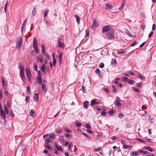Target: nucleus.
<instances>
[{"label":"nucleus","mask_w":156,"mask_h":156,"mask_svg":"<svg viewBox=\"0 0 156 156\" xmlns=\"http://www.w3.org/2000/svg\"><path fill=\"white\" fill-rule=\"evenodd\" d=\"M114 29H111V30L106 34V37L110 39L114 38Z\"/></svg>","instance_id":"f257e3e1"},{"label":"nucleus","mask_w":156,"mask_h":156,"mask_svg":"<svg viewBox=\"0 0 156 156\" xmlns=\"http://www.w3.org/2000/svg\"><path fill=\"white\" fill-rule=\"evenodd\" d=\"M22 41V37H20L18 38L17 40L16 41V48L19 49L22 45L21 44Z\"/></svg>","instance_id":"f03ea898"},{"label":"nucleus","mask_w":156,"mask_h":156,"mask_svg":"<svg viewBox=\"0 0 156 156\" xmlns=\"http://www.w3.org/2000/svg\"><path fill=\"white\" fill-rule=\"evenodd\" d=\"M0 115L1 118L5 120L6 119L5 112L2 110V105L0 104Z\"/></svg>","instance_id":"7ed1b4c3"},{"label":"nucleus","mask_w":156,"mask_h":156,"mask_svg":"<svg viewBox=\"0 0 156 156\" xmlns=\"http://www.w3.org/2000/svg\"><path fill=\"white\" fill-rule=\"evenodd\" d=\"M92 22L93 24L92 26V28L93 30H95L97 27L98 24L97 22V20L96 19L93 20Z\"/></svg>","instance_id":"20e7f679"},{"label":"nucleus","mask_w":156,"mask_h":156,"mask_svg":"<svg viewBox=\"0 0 156 156\" xmlns=\"http://www.w3.org/2000/svg\"><path fill=\"white\" fill-rule=\"evenodd\" d=\"M110 27L109 26H104L102 29V33H105L111 30Z\"/></svg>","instance_id":"39448f33"},{"label":"nucleus","mask_w":156,"mask_h":156,"mask_svg":"<svg viewBox=\"0 0 156 156\" xmlns=\"http://www.w3.org/2000/svg\"><path fill=\"white\" fill-rule=\"evenodd\" d=\"M55 146L58 151H61L62 152H63V150L61 146H58L57 144L55 143Z\"/></svg>","instance_id":"423d86ee"},{"label":"nucleus","mask_w":156,"mask_h":156,"mask_svg":"<svg viewBox=\"0 0 156 156\" xmlns=\"http://www.w3.org/2000/svg\"><path fill=\"white\" fill-rule=\"evenodd\" d=\"M41 71L45 74H46V65L45 64H42V66L40 68Z\"/></svg>","instance_id":"0eeeda50"},{"label":"nucleus","mask_w":156,"mask_h":156,"mask_svg":"<svg viewBox=\"0 0 156 156\" xmlns=\"http://www.w3.org/2000/svg\"><path fill=\"white\" fill-rule=\"evenodd\" d=\"M61 39H60L59 41H58V47L63 48L64 46L63 43H61Z\"/></svg>","instance_id":"6e6552de"},{"label":"nucleus","mask_w":156,"mask_h":156,"mask_svg":"<svg viewBox=\"0 0 156 156\" xmlns=\"http://www.w3.org/2000/svg\"><path fill=\"white\" fill-rule=\"evenodd\" d=\"M2 86H3V87L4 90H5V89H6V87H7V86L6 85H5L4 79L3 77L2 78Z\"/></svg>","instance_id":"1a4fd4ad"},{"label":"nucleus","mask_w":156,"mask_h":156,"mask_svg":"<svg viewBox=\"0 0 156 156\" xmlns=\"http://www.w3.org/2000/svg\"><path fill=\"white\" fill-rule=\"evenodd\" d=\"M125 33L127 34L130 37L134 38L136 36L135 35H134V36H133L132 34H131V33H130V32L127 29H126V30L125 31Z\"/></svg>","instance_id":"9d476101"},{"label":"nucleus","mask_w":156,"mask_h":156,"mask_svg":"<svg viewBox=\"0 0 156 156\" xmlns=\"http://www.w3.org/2000/svg\"><path fill=\"white\" fill-rule=\"evenodd\" d=\"M99 103L96 101L95 100L93 99L91 101V103L90 104V105H94L96 104L99 105Z\"/></svg>","instance_id":"9b49d317"},{"label":"nucleus","mask_w":156,"mask_h":156,"mask_svg":"<svg viewBox=\"0 0 156 156\" xmlns=\"http://www.w3.org/2000/svg\"><path fill=\"white\" fill-rule=\"evenodd\" d=\"M20 74L22 80L24 82L25 80V77L24 74V72H20Z\"/></svg>","instance_id":"f8f14e48"},{"label":"nucleus","mask_w":156,"mask_h":156,"mask_svg":"<svg viewBox=\"0 0 156 156\" xmlns=\"http://www.w3.org/2000/svg\"><path fill=\"white\" fill-rule=\"evenodd\" d=\"M39 98V96L38 93H36L34 94V100L35 101H37Z\"/></svg>","instance_id":"ddd939ff"},{"label":"nucleus","mask_w":156,"mask_h":156,"mask_svg":"<svg viewBox=\"0 0 156 156\" xmlns=\"http://www.w3.org/2000/svg\"><path fill=\"white\" fill-rule=\"evenodd\" d=\"M83 107L86 108L87 109L89 106V102L86 101L83 102Z\"/></svg>","instance_id":"4468645a"},{"label":"nucleus","mask_w":156,"mask_h":156,"mask_svg":"<svg viewBox=\"0 0 156 156\" xmlns=\"http://www.w3.org/2000/svg\"><path fill=\"white\" fill-rule=\"evenodd\" d=\"M37 42L35 38H34L33 40V47H37Z\"/></svg>","instance_id":"2eb2a0df"},{"label":"nucleus","mask_w":156,"mask_h":156,"mask_svg":"<svg viewBox=\"0 0 156 156\" xmlns=\"http://www.w3.org/2000/svg\"><path fill=\"white\" fill-rule=\"evenodd\" d=\"M62 53H61L58 56V60L59 64L61 63L62 62Z\"/></svg>","instance_id":"dca6fc26"},{"label":"nucleus","mask_w":156,"mask_h":156,"mask_svg":"<svg viewBox=\"0 0 156 156\" xmlns=\"http://www.w3.org/2000/svg\"><path fill=\"white\" fill-rule=\"evenodd\" d=\"M47 85H44V84H41L42 88V90L45 92H46L47 91L46 86Z\"/></svg>","instance_id":"f3484780"},{"label":"nucleus","mask_w":156,"mask_h":156,"mask_svg":"<svg viewBox=\"0 0 156 156\" xmlns=\"http://www.w3.org/2000/svg\"><path fill=\"white\" fill-rule=\"evenodd\" d=\"M125 0H123L122 3L121 4L120 6L119 7V10H121L123 9V8L124 6V5H125Z\"/></svg>","instance_id":"a211bd4d"},{"label":"nucleus","mask_w":156,"mask_h":156,"mask_svg":"<svg viewBox=\"0 0 156 156\" xmlns=\"http://www.w3.org/2000/svg\"><path fill=\"white\" fill-rule=\"evenodd\" d=\"M106 9H111L113 8L112 5H110L108 4H106L105 5Z\"/></svg>","instance_id":"6ab92c4d"},{"label":"nucleus","mask_w":156,"mask_h":156,"mask_svg":"<svg viewBox=\"0 0 156 156\" xmlns=\"http://www.w3.org/2000/svg\"><path fill=\"white\" fill-rule=\"evenodd\" d=\"M26 72L27 74V76L31 75V73H30V70L27 68H26Z\"/></svg>","instance_id":"aec40b11"},{"label":"nucleus","mask_w":156,"mask_h":156,"mask_svg":"<svg viewBox=\"0 0 156 156\" xmlns=\"http://www.w3.org/2000/svg\"><path fill=\"white\" fill-rule=\"evenodd\" d=\"M76 18V22L78 24H80V17L76 15L74 16Z\"/></svg>","instance_id":"412c9836"},{"label":"nucleus","mask_w":156,"mask_h":156,"mask_svg":"<svg viewBox=\"0 0 156 156\" xmlns=\"http://www.w3.org/2000/svg\"><path fill=\"white\" fill-rule=\"evenodd\" d=\"M145 148V149L148 150L150 152H152L154 151V150L153 149L151 148L149 146L146 147Z\"/></svg>","instance_id":"4be33fe9"},{"label":"nucleus","mask_w":156,"mask_h":156,"mask_svg":"<svg viewBox=\"0 0 156 156\" xmlns=\"http://www.w3.org/2000/svg\"><path fill=\"white\" fill-rule=\"evenodd\" d=\"M52 58L53 64L54 66H55L56 64V60L55 58V56L54 53L52 54Z\"/></svg>","instance_id":"5701e85b"},{"label":"nucleus","mask_w":156,"mask_h":156,"mask_svg":"<svg viewBox=\"0 0 156 156\" xmlns=\"http://www.w3.org/2000/svg\"><path fill=\"white\" fill-rule=\"evenodd\" d=\"M36 6H34L32 11V14L34 16L36 12Z\"/></svg>","instance_id":"b1692460"},{"label":"nucleus","mask_w":156,"mask_h":156,"mask_svg":"<svg viewBox=\"0 0 156 156\" xmlns=\"http://www.w3.org/2000/svg\"><path fill=\"white\" fill-rule=\"evenodd\" d=\"M41 49H42V53L43 54H46V51H45V47L44 45H41Z\"/></svg>","instance_id":"393cba45"},{"label":"nucleus","mask_w":156,"mask_h":156,"mask_svg":"<svg viewBox=\"0 0 156 156\" xmlns=\"http://www.w3.org/2000/svg\"><path fill=\"white\" fill-rule=\"evenodd\" d=\"M45 144L48 145L49 144V143L51 142V140L49 138H48L45 140Z\"/></svg>","instance_id":"a878e982"},{"label":"nucleus","mask_w":156,"mask_h":156,"mask_svg":"<svg viewBox=\"0 0 156 156\" xmlns=\"http://www.w3.org/2000/svg\"><path fill=\"white\" fill-rule=\"evenodd\" d=\"M44 146L45 147V148H47V149L51 151L52 149V147L51 146H50L49 145H47L46 144H44Z\"/></svg>","instance_id":"bb28decb"},{"label":"nucleus","mask_w":156,"mask_h":156,"mask_svg":"<svg viewBox=\"0 0 156 156\" xmlns=\"http://www.w3.org/2000/svg\"><path fill=\"white\" fill-rule=\"evenodd\" d=\"M130 155L132 156H137L138 155L137 152L134 151L131 152L130 153Z\"/></svg>","instance_id":"cd10ccee"},{"label":"nucleus","mask_w":156,"mask_h":156,"mask_svg":"<svg viewBox=\"0 0 156 156\" xmlns=\"http://www.w3.org/2000/svg\"><path fill=\"white\" fill-rule=\"evenodd\" d=\"M132 147V146H129L128 145H123L122 147V148L125 149H127L129 148H130Z\"/></svg>","instance_id":"c85d7f7f"},{"label":"nucleus","mask_w":156,"mask_h":156,"mask_svg":"<svg viewBox=\"0 0 156 156\" xmlns=\"http://www.w3.org/2000/svg\"><path fill=\"white\" fill-rule=\"evenodd\" d=\"M4 108L5 109V112L6 113V115H8L9 114V111L8 109L7 108V107L6 105H5L4 106Z\"/></svg>","instance_id":"c756f323"},{"label":"nucleus","mask_w":156,"mask_h":156,"mask_svg":"<svg viewBox=\"0 0 156 156\" xmlns=\"http://www.w3.org/2000/svg\"><path fill=\"white\" fill-rule=\"evenodd\" d=\"M138 152L140 153H142L144 154H147L149 153V152L147 151H144L141 150L139 151Z\"/></svg>","instance_id":"7c9ffc66"},{"label":"nucleus","mask_w":156,"mask_h":156,"mask_svg":"<svg viewBox=\"0 0 156 156\" xmlns=\"http://www.w3.org/2000/svg\"><path fill=\"white\" fill-rule=\"evenodd\" d=\"M117 62L116 59L115 58H112L111 61V64L112 65H116Z\"/></svg>","instance_id":"2f4dec72"},{"label":"nucleus","mask_w":156,"mask_h":156,"mask_svg":"<svg viewBox=\"0 0 156 156\" xmlns=\"http://www.w3.org/2000/svg\"><path fill=\"white\" fill-rule=\"evenodd\" d=\"M76 125L78 127L80 128L81 127V123L79 122H76Z\"/></svg>","instance_id":"473e14b6"},{"label":"nucleus","mask_w":156,"mask_h":156,"mask_svg":"<svg viewBox=\"0 0 156 156\" xmlns=\"http://www.w3.org/2000/svg\"><path fill=\"white\" fill-rule=\"evenodd\" d=\"M95 72L96 74H98L99 75H101L100 71L98 69H96L95 71Z\"/></svg>","instance_id":"72a5a7b5"},{"label":"nucleus","mask_w":156,"mask_h":156,"mask_svg":"<svg viewBox=\"0 0 156 156\" xmlns=\"http://www.w3.org/2000/svg\"><path fill=\"white\" fill-rule=\"evenodd\" d=\"M127 82L129 84H133L134 83L135 81L133 80L129 79Z\"/></svg>","instance_id":"f704fd0d"},{"label":"nucleus","mask_w":156,"mask_h":156,"mask_svg":"<svg viewBox=\"0 0 156 156\" xmlns=\"http://www.w3.org/2000/svg\"><path fill=\"white\" fill-rule=\"evenodd\" d=\"M114 111L113 109L110 110L108 112V113L110 115H112L114 113Z\"/></svg>","instance_id":"c9c22d12"},{"label":"nucleus","mask_w":156,"mask_h":156,"mask_svg":"<svg viewBox=\"0 0 156 156\" xmlns=\"http://www.w3.org/2000/svg\"><path fill=\"white\" fill-rule=\"evenodd\" d=\"M48 12H49V10H45V12H44V18H46V16H47Z\"/></svg>","instance_id":"e433bc0d"},{"label":"nucleus","mask_w":156,"mask_h":156,"mask_svg":"<svg viewBox=\"0 0 156 156\" xmlns=\"http://www.w3.org/2000/svg\"><path fill=\"white\" fill-rule=\"evenodd\" d=\"M126 53V52L124 51H118L117 53V54L118 55L124 54Z\"/></svg>","instance_id":"4c0bfd02"},{"label":"nucleus","mask_w":156,"mask_h":156,"mask_svg":"<svg viewBox=\"0 0 156 156\" xmlns=\"http://www.w3.org/2000/svg\"><path fill=\"white\" fill-rule=\"evenodd\" d=\"M26 23H23V25H22V28H21V32H22L24 30H25V27L26 26Z\"/></svg>","instance_id":"58836bf2"},{"label":"nucleus","mask_w":156,"mask_h":156,"mask_svg":"<svg viewBox=\"0 0 156 156\" xmlns=\"http://www.w3.org/2000/svg\"><path fill=\"white\" fill-rule=\"evenodd\" d=\"M86 35L85 37H88L89 35V31L88 30H85Z\"/></svg>","instance_id":"ea45409f"},{"label":"nucleus","mask_w":156,"mask_h":156,"mask_svg":"<svg viewBox=\"0 0 156 156\" xmlns=\"http://www.w3.org/2000/svg\"><path fill=\"white\" fill-rule=\"evenodd\" d=\"M34 70L36 72H37V65L36 63H34Z\"/></svg>","instance_id":"a19ab883"},{"label":"nucleus","mask_w":156,"mask_h":156,"mask_svg":"<svg viewBox=\"0 0 156 156\" xmlns=\"http://www.w3.org/2000/svg\"><path fill=\"white\" fill-rule=\"evenodd\" d=\"M68 148H69V150L72 151L71 148L73 147V144L72 143H70V144H68Z\"/></svg>","instance_id":"79ce46f5"},{"label":"nucleus","mask_w":156,"mask_h":156,"mask_svg":"<svg viewBox=\"0 0 156 156\" xmlns=\"http://www.w3.org/2000/svg\"><path fill=\"white\" fill-rule=\"evenodd\" d=\"M20 72H24V69L23 68V67L22 66H20Z\"/></svg>","instance_id":"37998d69"},{"label":"nucleus","mask_w":156,"mask_h":156,"mask_svg":"<svg viewBox=\"0 0 156 156\" xmlns=\"http://www.w3.org/2000/svg\"><path fill=\"white\" fill-rule=\"evenodd\" d=\"M30 87H27V93L29 94H31V92L30 91Z\"/></svg>","instance_id":"c03bdc74"},{"label":"nucleus","mask_w":156,"mask_h":156,"mask_svg":"<svg viewBox=\"0 0 156 156\" xmlns=\"http://www.w3.org/2000/svg\"><path fill=\"white\" fill-rule=\"evenodd\" d=\"M34 49L35 52L36 53H39V50L38 49V48H37V47L34 48Z\"/></svg>","instance_id":"a18cd8bd"},{"label":"nucleus","mask_w":156,"mask_h":156,"mask_svg":"<svg viewBox=\"0 0 156 156\" xmlns=\"http://www.w3.org/2000/svg\"><path fill=\"white\" fill-rule=\"evenodd\" d=\"M34 113V112L32 110H31L30 112V115L31 116H33L34 117V116L33 115V114Z\"/></svg>","instance_id":"49530a36"},{"label":"nucleus","mask_w":156,"mask_h":156,"mask_svg":"<svg viewBox=\"0 0 156 156\" xmlns=\"http://www.w3.org/2000/svg\"><path fill=\"white\" fill-rule=\"evenodd\" d=\"M115 86H115V85H113L112 86V90L113 92L116 93L117 92V90L115 87Z\"/></svg>","instance_id":"de8ad7c7"},{"label":"nucleus","mask_w":156,"mask_h":156,"mask_svg":"<svg viewBox=\"0 0 156 156\" xmlns=\"http://www.w3.org/2000/svg\"><path fill=\"white\" fill-rule=\"evenodd\" d=\"M126 126L127 128H129L131 127V125L130 122H128L126 124Z\"/></svg>","instance_id":"09e8293b"},{"label":"nucleus","mask_w":156,"mask_h":156,"mask_svg":"<svg viewBox=\"0 0 156 156\" xmlns=\"http://www.w3.org/2000/svg\"><path fill=\"white\" fill-rule=\"evenodd\" d=\"M122 79L124 81H125L126 82H127V81L129 79H128L127 77H122Z\"/></svg>","instance_id":"8fccbe9b"},{"label":"nucleus","mask_w":156,"mask_h":156,"mask_svg":"<svg viewBox=\"0 0 156 156\" xmlns=\"http://www.w3.org/2000/svg\"><path fill=\"white\" fill-rule=\"evenodd\" d=\"M132 89L133 90H134V91L135 92H139V91L137 88H136L134 87H132Z\"/></svg>","instance_id":"3c124183"},{"label":"nucleus","mask_w":156,"mask_h":156,"mask_svg":"<svg viewBox=\"0 0 156 156\" xmlns=\"http://www.w3.org/2000/svg\"><path fill=\"white\" fill-rule=\"evenodd\" d=\"M116 101V104L118 106H120L121 105V104L119 102V101H116V100H115Z\"/></svg>","instance_id":"603ef678"},{"label":"nucleus","mask_w":156,"mask_h":156,"mask_svg":"<svg viewBox=\"0 0 156 156\" xmlns=\"http://www.w3.org/2000/svg\"><path fill=\"white\" fill-rule=\"evenodd\" d=\"M104 65L103 63H100L99 67L101 68H102L104 67Z\"/></svg>","instance_id":"864d4df0"},{"label":"nucleus","mask_w":156,"mask_h":156,"mask_svg":"<svg viewBox=\"0 0 156 156\" xmlns=\"http://www.w3.org/2000/svg\"><path fill=\"white\" fill-rule=\"evenodd\" d=\"M4 90L6 96H8L10 95L9 92L6 91V89Z\"/></svg>","instance_id":"5fc2aeb1"},{"label":"nucleus","mask_w":156,"mask_h":156,"mask_svg":"<svg viewBox=\"0 0 156 156\" xmlns=\"http://www.w3.org/2000/svg\"><path fill=\"white\" fill-rule=\"evenodd\" d=\"M154 32L153 31H151L149 35L148 38H150L152 36Z\"/></svg>","instance_id":"6e6d98bb"},{"label":"nucleus","mask_w":156,"mask_h":156,"mask_svg":"<svg viewBox=\"0 0 156 156\" xmlns=\"http://www.w3.org/2000/svg\"><path fill=\"white\" fill-rule=\"evenodd\" d=\"M101 114L103 116H106L107 115L106 112L104 111H102L101 113Z\"/></svg>","instance_id":"4d7b16f0"},{"label":"nucleus","mask_w":156,"mask_h":156,"mask_svg":"<svg viewBox=\"0 0 156 156\" xmlns=\"http://www.w3.org/2000/svg\"><path fill=\"white\" fill-rule=\"evenodd\" d=\"M124 117V115L122 113H120L119 114V115L118 116V117L120 119Z\"/></svg>","instance_id":"13d9d810"},{"label":"nucleus","mask_w":156,"mask_h":156,"mask_svg":"<svg viewBox=\"0 0 156 156\" xmlns=\"http://www.w3.org/2000/svg\"><path fill=\"white\" fill-rule=\"evenodd\" d=\"M148 119L151 121V122L152 123L154 122V119L151 118V116H149Z\"/></svg>","instance_id":"bf43d9fd"},{"label":"nucleus","mask_w":156,"mask_h":156,"mask_svg":"<svg viewBox=\"0 0 156 156\" xmlns=\"http://www.w3.org/2000/svg\"><path fill=\"white\" fill-rule=\"evenodd\" d=\"M55 131L57 133H61L62 132V131L61 129L56 130Z\"/></svg>","instance_id":"052dcab7"},{"label":"nucleus","mask_w":156,"mask_h":156,"mask_svg":"<svg viewBox=\"0 0 156 156\" xmlns=\"http://www.w3.org/2000/svg\"><path fill=\"white\" fill-rule=\"evenodd\" d=\"M38 82L39 84H42V80L41 78H40V79H38Z\"/></svg>","instance_id":"680f3d73"},{"label":"nucleus","mask_w":156,"mask_h":156,"mask_svg":"<svg viewBox=\"0 0 156 156\" xmlns=\"http://www.w3.org/2000/svg\"><path fill=\"white\" fill-rule=\"evenodd\" d=\"M40 62L41 63H42L43 61V58L42 56L40 57L39 58Z\"/></svg>","instance_id":"e2e57ef3"},{"label":"nucleus","mask_w":156,"mask_h":156,"mask_svg":"<svg viewBox=\"0 0 156 156\" xmlns=\"http://www.w3.org/2000/svg\"><path fill=\"white\" fill-rule=\"evenodd\" d=\"M156 28V25L155 24H153L152 25V30L153 31Z\"/></svg>","instance_id":"0e129e2a"},{"label":"nucleus","mask_w":156,"mask_h":156,"mask_svg":"<svg viewBox=\"0 0 156 156\" xmlns=\"http://www.w3.org/2000/svg\"><path fill=\"white\" fill-rule=\"evenodd\" d=\"M82 90L84 92H85V91L86 90L85 87L82 86Z\"/></svg>","instance_id":"69168bd1"},{"label":"nucleus","mask_w":156,"mask_h":156,"mask_svg":"<svg viewBox=\"0 0 156 156\" xmlns=\"http://www.w3.org/2000/svg\"><path fill=\"white\" fill-rule=\"evenodd\" d=\"M128 73L129 75L133 76H134L135 75V74H134V73H133V72L131 71H129L128 72Z\"/></svg>","instance_id":"338daca9"},{"label":"nucleus","mask_w":156,"mask_h":156,"mask_svg":"<svg viewBox=\"0 0 156 156\" xmlns=\"http://www.w3.org/2000/svg\"><path fill=\"white\" fill-rule=\"evenodd\" d=\"M139 76V78L141 79V80H143L144 79V77L142 76V75L140 74H138Z\"/></svg>","instance_id":"774afa93"}]
</instances>
